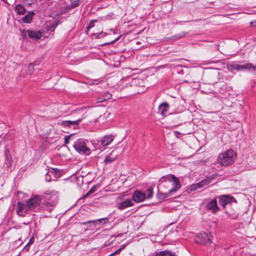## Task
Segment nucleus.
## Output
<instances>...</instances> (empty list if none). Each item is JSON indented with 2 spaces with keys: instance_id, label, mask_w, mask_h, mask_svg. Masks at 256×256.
<instances>
[{
  "instance_id": "nucleus-44",
  "label": "nucleus",
  "mask_w": 256,
  "mask_h": 256,
  "mask_svg": "<svg viewBox=\"0 0 256 256\" xmlns=\"http://www.w3.org/2000/svg\"><path fill=\"white\" fill-rule=\"evenodd\" d=\"M4 2H6V0H2Z\"/></svg>"
},
{
  "instance_id": "nucleus-19",
  "label": "nucleus",
  "mask_w": 256,
  "mask_h": 256,
  "mask_svg": "<svg viewBox=\"0 0 256 256\" xmlns=\"http://www.w3.org/2000/svg\"><path fill=\"white\" fill-rule=\"evenodd\" d=\"M156 254L157 256H176L174 253L168 250L156 252Z\"/></svg>"
},
{
  "instance_id": "nucleus-35",
  "label": "nucleus",
  "mask_w": 256,
  "mask_h": 256,
  "mask_svg": "<svg viewBox=\"0 0 256 256\" xmlns=\"http://www.w3.org/2000/svg\"><path fill=\"white\" fill-rule=\"evenodd\" d=\"M185 34H186L185 32H182L177 34L176 36H175L174 37H176L177 38H178L184 36Z\"/></svg>"
},
{
  "instance_id": "nucleus-42",
  "label": "nucleus",
  "mask_w": 256,
  "mask_h": 256,
  "mask_svg": "<svg viewBox=\"0 0 256 256\" xmlns=\"http://www.w3.org/2000/svg\"><path fill=\"white\" fill-rule=\"evenodd\" d=\"M74 137L72 138L71 141L74 140Z\"/></svg>"
},
{
  "instance_id": "nucleus-23",
  "label": "nucleus",
  "mask_w": 256,
  "mask_h": 256,
  "mask_svg": "<svg viewBox=\"0 0 256 256\" xmlns=\"http://www.w3.org/2000/svg\"><path fill=\"white\" fill-rule=\"evenodd\" d=\"M246 70L251 71V70H256V65L254 66L250 63H246L245 64Z\"/></svg>"
},
{
  "instance_id": "nucleus-40",
  "label": "nucleus",
  "mask_w": 256,
  "mask_h": 256,
  "mask_svg": "<svg viewBox=\"0 0 256 256\" xmlns=\"http://www.w3.org/2000/svg\"><path fill=\"white\" fill-rule=\"evenodd\" d=\"M30 247V246L28 245V244H27L24 247L23 250H26V252H28L29 250Z\"/></svg>"
},
{
  "instance_id": "nucleus-1",
  "label": "nucleus",
  "mask_w": 256,
  "mask_h": 256,
  "mask_svg": "<svg viewBox=\"0 0 256 256\" xmlns=\"http://www.w3.org/2000/svg\"><path fill=\"white\" fill-rule=\"evenodd\" d=\"M170 186H172V188H170L168 192L160 193L158 194L162 196L164 198H166L172 195L173 193L176 192L181 187L180 180L174 175L168 174L162 176L159 180L158 185V190H164Z\"/></svg>"
},
{
  "instance_id": "nucleus-36",
  "label": "nucleus",
  "mask_w": 256,
  "mask_h": 256,
  "mask_svg": "<svg viewBox=\"0 0 256 256\" xmlns=\"http://www.w3.org/2000/svg\"><path fill=\"white\" fill-rule=\"evenodd\" d=\"M34 238L32 236V237L28 243V245L30 246L34 242Z\"/></svg>"
},
{
  "instance_id": "nucleus-14",
  "label": "nucleus",
  "mask_w": 256,
  "mask_h": 256,
  "mask_svg": "<svg viewBox=\"0 0 256 256\" xmlns=\"http://www.w3.org/2000/svg\"><path fill=\"white\" fill-rule=\"evenodd\" d=\"M134 204L132 200L127 199L124 201L119 202L118 204V208L120 210H124L125 208L132 206Z\"/></svg>"
},
{
  "instance_id": "nucleus-13",
  "label": "nucleus",
  "mask_w": 256,
  "mask_h": 256,
  "mask_svg": "<svg viewBox=\"0 0 256 256\" xmlns=\"http://www.w3.org/2000/svg\"><path fill=\"white\" fill-rule=\"evenodd\" d=\"M12 163L13 160L10 152L8 150H6V162L5 164L8 170L12 171Z\"/></svg>"
},
{
  "instance_id": "nucleus-37",
  "label": "nucleus",
  "mask_w": 256,
  "mask_h": 256,
  "mask_svg": "<svg viewBox=\"0 0 256 256\" xmlns=\"http://www.w3.org/2000/svg\"><path fill=\"white\" fill-rule=\"evenodd\" d=\"M122 250V248H120L116 250V251H114L113 252V254H114V256L118 254L121 252Z\"/></svg>"
},
{
  "instance_id": "nucleus-18",
  "label": "nucleus",
  "mask_w": 256,
  "mask_h": 256,
  "mask_svg": "<svg viewBox=\"0 0 256 256\" xmlns=\"http://www.w3.org/2000/svg\"><path fill=\"white\" fill-rule=\"evenodd\" d=\"M169 108V104L168 102H164L162 103L158 107V109L160 114L164 116L166 114V112L168 111Z\"/></svg>"
},
{
  "instance_id": "nucleus-45",
  "label": "nucleus",
  "mask_w": 256,
  "mask_h": 256,
  "mask_svg": "<svg viewBox=\"0 0 256 256\" xmlns=\"http://www.w3.org/2000/svg\"><path fill=\"white\" fill-rule=\"evenodd\" d=\"M199 186V187H200V188H201V187H202V186Z\"/></svg>"
},
{
  "instance_id": "nucleus-6",
  "label": "nucleus",
  "mask_w": 256,
  "mask_h": 256,
  "mask_svg": "<svg viewBox=\"0 0 256 256\" xmlns=\"http://www.w3.org/2000/svg\"><path fill=\"white\" fill-rule=\"evenodd\" d=\"M30 210L27 202L24 204L22 202H18L16 206V212L18 215L24 216L28 211Z\"/></svg>"
},
{
  "instance_id": "nucleus-25",
  "label": "nucleus",
  "mask_w": 256,
  "mask_h": 256,
  "mask_svg": "<svg viewBox=\"0 0 256 256\" xmlns=\"http://www.w3.org/2000/svg\"><path fill=\"white\" fill-rule=\"evenodd\" d=\"M54 172L53 171H49L48 172H46V182H50L52 178V174H54Z\"/></svg>"
},
{
  "instance_id": "nucleus-29",
  "label": "nucleus",
  "mask_w": 256,
  "mask_h": 256,
  "mask_svg": "<svg viewBox=\"0 0 256 256\" xmlns=\"http://www.w3.org/2000/svg\"><path fill=\"white\" fill-rule=\"evenodd\" d=\"M71 2L70 8H75L79 6L80 1L81 0H70Z\"/></svg>"
},
{
  "instance_id": "nucleus-4",
  "label": "nucleus",
  "mask_w": 256,
  "mask_h": 256,
  "mask_svg": "<svg viewBox=\"0 0 256 256\" xmlns=\"http://www.w3.org/2000/svg\"><path fill=\"white\" fill-rule=\"evenodd\" d=\"M195 242L201 244H209L212 243L210 236L205 232L198 234Z\"/></svg>"
},
{
  "instance_id": "nucleus-30",
  "label": "nucleus",
  "mask_w": 256,
  "mask_h": 256,
  "mask_svg": "<svg viewBox=\"0 0 256 256\" xmlns=\"http://www.w3.org/2000/svg\"><path fill=\"white\" fill-rule=\"evenodd\" d=\"M96 186H93L92 187L90 190L84 196V198H87L88 196H90V194H92L93 192H94L96 190Z\"/></svg>"
},
{
  "instance_id": "nucleus-41",
  "label": "nucleus",
  "mask_w": 256,
  "mask_h": 256,
  "mask_svg": "<svg viewBox=\"0 0 256 256\" xmlns=\"http://www.w3.org/2000/svg\"><path fill=\"white\" fill-rule=\"evenodd\" d=\"M28 68L30 70H33L34 69L33 64H30L28 66Z\"/></svg>"
},
{
  "instance_id": "nucleus-20",
  "label": "nucleus",
  "mask_w": 256,
  "mask_h": 256,
  "mask_svg": "<svg viewBox=\"0 0 256 256\" xmlns=\"http://www.w3.org/2000/svg\"><path fill=\"white\" fill-rule=\"evenodd\" d=\"M14 10L17 12V14L20 15H23L26 12V10L25 8L22 4H18L14 8Z\"/></svg>"
},
{
  "instance_id": "nucleus-3",
  "label": "nucleus",
  "mask_w": 256,
  "mask_h": 256,
  "mask_svg": "<svg viewBox=\"0 0 256 256\" xmlns=\"http://www.w3.org/2000/svg\"><path fill=\"white\" fill-rule=\"evenodd\" d=\"M73 146L74 149L81 154H89L90 150L87 147L84 141L82 138L77 140L74 144Z\"/></svg>"
},
{
  "instance_id": "nucleus-43",
  "label": "nucleus",
  "mask_w": 256,
  "mask_h": 256,
  "mask_svg": "<svg viewBox=\"0 0 256 256\" xmlns=\"http://www.w3.org/2000/svg\"><path fill=\"white\" fill-rule=\"evenodd\" d=\"M114 254H113V252L112 254H111L110 255H109L108 256H114Z\"/></svg>"
},
{
  "instance_id": "nucleus-39",
  "label": "nucleus",
  "mask_w": 256,
  "mask_h": 256,
  "mask_svg": "<svg viewBox=\"0 0 256 256\" xmlns=\"http://www.w3.org/2000/svg\"><path fill=\"white\" fill-rule=\"evenodd\" d=\"M120 37V36H118V38H116L114 40L112 41L111 42H108V43H106L104 44H114V42H116L119 39Z\"/></svg>"
},
{
  "instance_id": "nucleus-27",
  "label": "nucleus",
  "mask_w": 256,
  "mask_h": 256,
  "mask_svg": "<svg viewBox=\"0 0 256 256\" xmlns=\"http://www.w3.org/2000/svg\"><path fill=\"white\" fill-rule=\"evenodd\" d=\"M146 198L150 199L153 196V188H148L146 190Z\"/></svg>"
},
{
  "instance_id": "nucleus-2",
  "label": "nucleus",
  "mask_w": 256,
  "mask_h": 256,
  "mask_svg": "<svg viewBox=\"0 0 256 256\" xmlns=\"http://www.w3.org/2000/svg\"><path fill=\"white\" fill-rule=\"evenodd\" d=\"M236 156L235 152L232 149H230L219 154L217 158V162L220 166H228L232 164L234 162Z\"/></svg>"
},
{
  "instance_id": "nucleus-38",
  "label": "nucleus",
  "mask_w": 256,
  "mask_h": 256,
  "mask_svg": "<svg viewBox=\"0 0 256 256\" xmlns=\"http://www.w3.org/2000/svg\"><path fill=\"white\" fill-rule=\"evenodd\" d=\"M93 26H94V22L93 21H91L90 22V24H89V26H88L87 28L88 30L90 28H92Z\"/></svg>"
},
{
  "instance_id": "nucleus-10",
  "label": "nucleus",
  "mask_w": 256,
  "mask_h": 256,
  "mask_svg": "<svg viewBox=\"0 0 256 256\" xmlns=\"http://www.w3.org/2000/svg\"><path fill=\"white\" fill-rule=\"evenodd\" d=\"M228 69L229 71L236 70L237 71L246 70L245 64H238L236 63L228 64L227 65Z\"/></svg>"
},
{
  "instance_id": "nucleus-12",
  "label": "nucleus",
  "mask_w": 256,
  "mask_h": 256,
  "mask_svg": "<svg viewBox=\"0 0 256 256\" xmlns=\"http://www.w3.org/2000/svg\"><path fill=\"white\" fill-rule=\"evenodd\" d=\"M146 198V194L140 191H136L132 196L133 200L136 202L143 201Z\"/></svg>"
},
{
  "instance_id": "nucleus-15",
  "label": "nucleus",
  "mask_w": 256,
  "mask_h": 256,
  "mask_svg": "<svg viewBox=\"0 0 256 256\" xmlns=\"http://www.w3.org/2000/svg\"><path fill=\"white\" fill-rule=\"evenodd\" d=\"M112 98V94L109 92H106L102 93L97 98L98 102H102Z\"/></svg>"
},
{
  "instance_id": "nucleus-26",
  "label": "nucleus",
  "mask_w": 256,
  "mask_h": 256,
  "mask_svg": "<svg viewBox=\"0 0 256 256\" xmlns=\"http://www.w3.org/2000/svg\"><path fill=\"white\" fill-rule=\"evenodd\" d=\"M226 212L228 215V216L230 218H231L234 220L238 216V214L236 212L232 213L230 211H228V210L226 211Z\"/></svg>"
},
{
  "instance_id": "nucleus-24",
  "label": "nucleus",
  "mask_w": 256,
  "mask_h": 256,
  "mask_svg": "<svg viewBox=\"0 0 256 256\" xmlns=\"http://www.w3.org/2000/svg\"><path fill=\"white\" fill-rule=\"evenodd\" d=\"M52 201L48 202L46 203L47 205H50V206H54L56 204L58 196L56 194L52 195Z\"/></svg>"
},
{
  "instance_id": "nucleus-5",
  "label": "nucleus",
  "mask_w": 256,
  "mask_h": 256,
  "mask_svg": "<svg viewBox=\"0 0 256 256\" xmlns=\"http://www.w3.org/2000/svg\"><path fill=\"white\" fill-rule=\"evenodd\" d=\"M83 118H79L76 120H62L58 122V124L64 128H72L74 129H77L78 127L80 122L82 120Z\"/></svg>"
},
{
  "instance_id": "nucleus-17",
  "label": "nucleus",
  "mask_w": 256,
  "mask_h": 256,
  "mask_svg": "<svg viewBox=\"0 0 256 256\" xmlns=\"http://www.w3.org/2000/svg\"><path fill=\"white\" fill-rule=\"evenodd\" d=\"M28 36L31 38L40 39L42 36V34L40 31L28 30Z\"/></svg>"
},
{
  "instance_id": "nucleus-21",
  "label": "nucleus",
  "mask_w": 256,
  "mask_h": 256,
  "mask_svg": "<svg viewBox=\"0 0 256 256\" xmlns=\"http://www.w3.org/2000/svg\"><path fill=\"white\" fill-rule=\"evenodd\" d=\"M96 221L99 222L100 223L103 222V224H106L108 222V218H100L96 220ZM96 222V220H88L86 222H82V224L86 225L88 224H90L91 222Z\"/></svg>"
},
{
  "instance_id": "nucleus-8",
  "label": "nucleus",
  "mask_w": 256,
  "mask_h": 256,
  "mask_svg": "<svg viewBox=\"0 0 256 256\" xmlns=\"http://www.w3.org/2000/svg\"><path fill=\"white\" fill-rule=\"evenodd\" d=\"M26 202L28 207L30 210H35L40 204L41 202V198L40 196H36L34 197L30 198Z\"/></svg>"
},
{
  "instance_id": "nucleus-34",
  "label": "nucleus",
  "mask_w": 256,
  "mask_h": 256,
  "mask_svg": "<svg viewBox=\"0 0 256 256\" xmlns=\"http://www.w3.org/2000/svg\"><path fill=\"white\" fill-rule=\"evenodd\" d=\"M57 26H58L57 24L54 23V24H52L50 26H49V28H48V30L54 31Z\"/></svg>"
},
{
  "instance_id": "nucleus-11",
  "label": "nucleus",
  "mask_w": 256,
  "mask_h": 256,
  "mask_svg": "<svg viewBox=\"0 0 256 256\" xmlns=\"http://www.w3.org/2000/svg\"><path fill=\"white\" fill-rule=\"evenodd\" d=\"M114 136L112 134L106 135L104 136L100 142L102 146H108L114 140Z\"/></svg>"
},
{
  "instance_id": "nucleus-28",
  "label": "nucleus",
  "mask_w": 256,
  "mask_h": 256,
  "mask_svg": "<svg viewBox=\"0 0 256 256\" xmlns=\"http://www.w3.org/2000/svg\"><path fill=\"white\" fill-rule=\"evenodd\" d=\"M49 171H53L54 174H52V176L54 178H56L59 177V174H58V172H59L60 170L57 168H51V170H49Z\"/></svg>"
},
{
  "instance_id": "nucleus-22",
  "label": "nucleus",
  "mask_w": 256,
  "mask_h": 256,
  "mask_svg": "<svg viewBox=\"0 0 256 256\" xmlns=\"http://www.w3.org/2000/svg\"><path fill=\"white\" fill-rule=\"evenodd\" d=\"M114 152L113 151L110 154V156H106L104 160V162H105L106 164H109V163H110L112 162H114L115 159H116V158L115 157H112V156Z\"/></svg>"
},
{
  "instance_id": "nucleus-7",
  "label": "nucleus",
  "mask_w": 256,
  "mask_h": 256,
  "mask_svg": "<svg viewBox=\"0 0 256 256\" xmlns=\"http://www.w3.org/2000/svg\"><path fill=\"white\" fill-rule=\"evenodd\" d=\"M233 200H234V198L232 196L227 195L222 196L219 198V204L224 208L230 207V203Z\"/></svg>"
},
{
  "instance_id": "nucleus-31",
  "label": "nucleus",
  "mask_w": 256,
  "mask_h": 256,
  "mask_svg": "<svg viewBox=\"0 0 256 256\" xmlns=\"http://www.w3.org/2000/svg\"><path fill=\"white\" fill-rule=\"evenodd\" d=\"M74 136V134H72L69 136H66L64 137V143L68 144L70 141H71L72 138Z\"/></svg>"
},
{
  "instance_id": "nucleus-32",
  "label": "nucleus",
  "mask_w": 256,
  "mask_h": 256,
  "mask_svg": "<svg viewBox=\"0 0 256 256\" xmlns=\"http://www.w3.org/2000/svg\"><path fill=\"white\" fill-rule=\"evenodd\" d=\"M36 0H23L24 4L26 5L31 6L32 4H34Z\"/></svg>"
},
{
  "instance_id": "nucleus-33",
  "label": "nucleus",
  "mask_w": 256,
  "mask_h": 256,
  "mask_svg": "<svg viewBox=\"0 0 256 256\" xmlns=\"http://www.w3.org/2000/svg\"><path fill=\"white\" fill-rule=\"evenodd\" d=\"M94 35L96 36V37L98 38H100L106 35V34L104 32H100L98 33H96L94 34Z\"/></svg>"
},
{
  "instance_id": "nucleus-9",
  "label": "nucleus",
  "mask_w": 256,
  "mask_h": 256,
  "mask_svg": "<svg viewBox=\"0 0 256 256\" xmlns=\"http://www.w3.org/2000/svg\"><path fill=\"white\" fill-rule=\"evenodd\" d=\"M206 208L207 210H210L213 214L218 212L220 210L216 198H214L207 202Z\"/></svg>"
},
{
  "instance_id": "nucleus-16",
  "label": "nucleus",
  "mask_w": 256,
  "mask_h": 256,
  "mask_svg": "<svg viewBox=\"0 0 256 256\" xmlns=\"http://www.w3.org/2000/svg\"><path fill=\"white\" fill-rule=\"evenodd\" d=\"M34 11H30L22 18V21L24 23L29 24L32 22L33 16L35 15Z\"/></svg>"
}]
</instances>
